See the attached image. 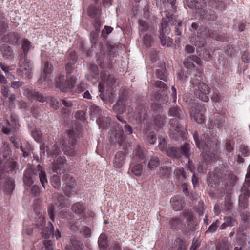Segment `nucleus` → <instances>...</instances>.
Returning a JSON list of instances; mask_svg holds the SVG:
<instances>
[{"mask_svg": "<svg viewBox=\"0 0 250 250\" xmlns=\"http://www.w3.org/2000/svg\"><path fill=\"white\" fill-rule=\"evenodd\" d=\"M193 137L197 146L205 151V156L209 157L210 155V161H213L218 157L217 155L212 157L210 153V152L212 150L211 153L215 155L217 151V150L215 149L217 146L218 139L215 135L209 132L203 134L201 137V140H199L198 135L195 133L193 135Z\"/></svg>", "mask_w": 250, "mask_h": 250, "instance_id": "1", "label": "nucleus"}, {"mask_svg": "<svg viewBox=\"0 0 250 250\" xmlns=\"http://www.w3.org/2000/svg\"><path fill=\"white\" fill-rule=\"evenodd\" d=\"M79 134L80 131L77 128H73L68 131L67 133L68 138L63 143V150L65 155L73 156L76 154L75 144Z\"/></svg>", "mask_w": 250, "mask_h": 250, "instance_id": "2", "label": "nucleus"}, {"mask_svg": "<svg viewBox=\"0 0 250 250\" xmlns=\"http://www.w3.org/2000/svg\"><path fill=\"white\" fill-rule=\"evenodd\" d=\"M155 86L157 88H162L161 93H160V90H158L154 95V100L155 104L158 105V110L154 109L156 112H162L163 108L160 104L164 103L167 102V98L166 95L165 90L167 87L166 84L164 82L157 81L155 83Z\"/></svg>", "mask_w": 250, "mask_h": 250, "instance_id": "3", "label": "nucleus"}, {"mask_svg": "<svg viewBox=\"0 0 250 250\" xmlns=\"http://www.w3.org/2000/svg\"><path fill=\"white\" fill-rule=\"evenodd\" d=\"M76 78L73 76L65 78L64 75H60L55 79L56 85L62 92H65L74 86Z\"/></svg>", "mask_w": 250, "mask_h": 250, "instance_id": "4", "label": "nucleus"}, {"mask_svg": "<svg viewBox=\"0 0 250 250\" xmlns=\"http://www.w3.org/2000/svg\"><path fill=\"white\" fill-rule=\"evenodd\" d=\"M226 175V171L222 168H217L213 172L209 173L208 177V184L211 188H215L220 181H223Z\"/></svg>", "mask_w": 250, "mask_h": 250, "instance_id": "5", "label": "nucleus"}, {"mask_svg": "<svg viewBox=\"0 0 250 250\" xmlns=\"http://www.w3.org/2000/svg\"><path fill=\"white\" fill-rule=\"evenodd\" d=\"M170 28L167 26L166 21L163 20L160 25L159 38L163 46H170L172 42V40L167 35L170 33Z\"/></svg>", "mask_w": 250, "mask_h": 250, "instance_id": "6", "label": "nucleus"}, {"mask_svg": "<svg viewBox=\"0 0 250 250\" xmlns=\"http://www.w3.org/2000/svg\"><path fill=\"white\" fill-rule=\"evenodd\" d=\"M206 108L204 105L194 104L191 107L190 111V115L198 123H202L204 120V113Z\"/></svg>", "mask_w": 250, "mask_h": 250, "instance_id": "7", "label": "nucleus"}, {"mask_svg": "<svg viewBox=\"0 0 250 250\" xmlns=\"http://www.w3.org/2000/svg\"><path fill=\"white\" fill-rule=\"evenodd\" d=\"M194 89L195 94L202 101L207 102L209 100L208 95L210 93L209 88L204 83H202Z\"/></svg>", "mask_w": 250, "mask_h": 250, "instance_id": "8", "label": "nucleus"}, {"mask_svg": "<svg viewBox=\"0 0 250 250\" xmlns=\"http://www.w3.org/2000/svg\"><path fill=\"white\" fill-rule=\"evenodd\" d=\"M19 75L21 77L30 78L32 75V65L30 61L25 58L23 62L21 64L18 69Z\"/></svg>", "mask_w": 250, "mask_h": 250, "instance_id": "9", "label": "nucleus"}, {"mask_svg": "<svg viewBox=\"0 0 250 250\" xmlns=\"http://www.w3.org/2000/svg\"><path fill=\"white\" fill-rule=\"evenodd\" d=\"M52 70V65L48 62H45L43 65V74L41 75L40 78L38 80L39 83L43 84L44 82H45L44 85L48 86L49 85V81H51V80H50L48 77L47 74L51 73Z\"/></svg>", "mask_w": 250, "mask_h": 250, "instance_id": "10", "label": "nucleus"}, {"mask_svg": "<svg viewBox=\"0 0 250 250\" xmlns=\"http://www.w3.org/2000/svg\"><path fill=\"white\" fill-rule=\"evenodd\" d=\"M24 95L30 100H37L41 103L47 101V97L43 96L38 92L32 91L28 88L24 89Z\"/></svg>", "mask_w": 250, "mask_h": 250, "instance_id": "11", "label": "nucleus"}, {"mask_svg": "<svg viewBox=\"0 0 250 250\" xmlns=\"http://www.w3.org/2000/svg\"><path fill=\"white\" fill-rule=\"evenodd\" d=\"M170 131L171 132H172L173 134H175L176 133H177V134H176V137H172V133L171 132L170 134V137H172L175 139H177V137L179 135H182L184 131V128L179 123V122L178 120L176 119H172L170 120Z\"/></svg>", "mask_w": 250, "mask_h": 250, "instance_id": "12", "label": "nucleus"}, {"mask_svg": "<svg viewBox=\"0 0 250 250\" xmlns=\"http://www.w3.org/2000/svg\"><path fill=\"white\" fill-rule=\"evenodd\" d=\"M19 40L20 35L18 33L10 32L3 36L1 41L10 44L15 45L18 43Z\"/></svg>", "mask_w": 250, "mask_h": 250, "instance_id": "13", "label": "nucleus"}, {"mask_svg": "<svg viewBox=\"0 0 250 250\" xmlns=\"http://www.w3.org/2000/svg\"><path fill=\"white\" fill-rule=\"evenodd\" d=\"M0 53L5 60H11L14 57L12 48L4 43L0 46Z\"/></svg>", "mask_w": 250, "mask_h": 250, "instance_id": "14", "label": "nucleus"}, {"mask_svg": "<svg viewBox=\"0 0 250 250\" xmlns=\"http://www.w3.org/2000/svg\"><path fill=\"white\" fill-rule=\"evenodd\" d=\"M34 170L32 168L27 169L24 173L23 182L27 186H31L34 183V180L36 177Z\"/></svg>", "mask_w": 250, "mask_h": 250, "instance_id": "15", "label": "nucleus"}, {"mask_svg": "<svg viewBox=\"0 0 250 250\" xmlns=\"http://www.w3.org/2000/svg\"><path fill=\"white\" fill-rule=\"evenodd\" d=\"M125 154L124 152H118L116 154L113 160L114 166L118 168L122 167L125 163Z\"/></svg>", "mask_w": 250, "mask_h": 250, "instance_id": "16", "label": "nucleus"}, {"mask_svg": "<svg viewBox=\"0 0 250 250\" xmlns=\"http://www.w3.org/2000/svg\"><path fill=\"white\" fill-rule=\"evenodd\" d=\"M32 45L31 42L26 39H23L21 42V58L23 59L27 58L29 50L31 48Z\"/></svg>", "mask_w": 250, "mask_h": 250, "instance_id": "17", "label": "nucleus"}, {"mask_svg": "<svg viewBox=\"0 0 250 250\" xmlns=\"http://www.w3.org/2000/svg\"><path fill=\"white\" fill-rule=\"evenodd\" d=\"M171 206L175 210H180L184 207V201L180 196H175L170 200Z\"/></svg>", "mask_w": 250, "mask_h": 250, "instance_id": "18", "label": "nucleus"}, {"mask_svg": "<svg viewBox=\"0 0 250 250\" xmlns=\"http://www.w3.org/2000/svg\"><path fill=\"white\" fill-rule=\"evenodd\" d=\"M166 118V116L162 114L156 115L153 117L151 125H153V127L156 129L162 127L164 125Z\"/></svg>", "mask_w": 250, "mask_h": 250, "instance_id": "19", "label": "nucleus"}, {"mask_svg": "<svg viewBox=\"0 0 250 250\" xmlns=\"http://www.w3.org/2000/svg\"><path fill=\"white\" fill-rule=\"evenodd\" d=\"M144 158L145 155L143 149L140 146H137L135 155L133 158L132 163H135L136 162H142L145 163Z\"/></svg>", "mask_w": 250, "mask_h": 250, "instance_id": "20", "label": "nucleus"}, {"mask_svg": "<svg viewBox=\"0 0 250 250\" xmlns=\"http://www.w3.org/2000/svg\"><path fill=\"white\" fill-rule=\"evenodd\" d=\"M82 244L81 242L75 237L70 239V244L67 246L66 250H82Z\"/></svg>", "mask_w": 250, "mask_h": 250, "instance_id": "21", "label": "nucleus"}, {"mask_svg": "<svg viewBox=\"0 0 250 250\" xmlns=\"http://www.w3.org/2000/svg\"><path fill=\"white\" fill-rule=\"evenodd\" d=\"M203 18L205 19L214 21L217 19V16L216 13L210 9H206L203 11V13L199 12Z\"/></svg>", "mask_w": 250, "mask_h": 250, "instance_id": "22", "label": "nucleus"}, {"mask_svg": "<svg viewBox=\"0 0 250 250\" xmlns=\"http://www.w3.org/2000/svg\"><path fill=\"white\" fill-rule=\"evenodd\" d=\"M71 209L76 214L82 215L84 213L85 208L83 203L77 202L72 205Z\"/></svg>", "mask_w": 250, "mask_h": 250, "instance_id": "23", "label": "nucleus"}, {"mask_svg": "<svg viewBox=\"0 0 250 250\" xmlns=\"http://www.w3.org/2000/svg\"><path fill=\"white\" fill-rule=\"evenodd\" d=\"M88 14L92 18L95 19L98 23V18L100 15V10L99 7L96 5H90L88 8Z\"/></svg>", "mask_w": 250, "mask_h": 250, "instance_id": "24", "label": "nucleus"}, {"mask_svg": "<svg viewBox=\"0 0 250 250\" xmlns=\"http://www.w3.org/2000/svg\"><path fill=\"white\" fill-rule=\"evenodd\" d=\"M175 178L180 183H183L186 180V172L183 168H177L174 171Z\"/></svg>", "mask_w": 250, "mask_h": 250, "instance_id": "25", "label": "nucleus"}, {"mask_svg": "<svg viewBox=\"0 0 250 250\" xmlns=\"http://www.w3.org/2000/svg\"><path fill=\"white\" fill-rule=\"evenodd\" d=\"M166 152L168 156L172 158H179L181 156L180 149L174 146H168Z\"/></svg>", "mask_w": 250, "mask_h": 250, "instance_id": "26", "label": "nucleus"}, {"mask_svg": "<svg viewBox=\"0 0 250 250\" xmlns=\"http://www.w3.org/2000/svg\"><path fill=\"white\" fill-rule=\"evenodd\" d=\"M194 77L191 78L190 83H192L194 87H196L200 83H203L202 78L200 72L197 70L193 71Z\"/></svg>", "mask_w": 250, "mask_h": 250, "instance_id": "27", "label": "nucleus"}, {"mask_svg": "<svg viewBox=\"0 0 250 250\" xmlns=\"http://www.w3.org/2000/svg\"><path fill=\"white\" fill-rule=\"evenodd\" d=\"M54 228L51 222H49L48 226L47 227H45V228L42 229V233L43 234V236H44L46 238H49L50 236L54 235Z\"/></svg>", "mask_w": 250, "mask_h": 250, "instance_id": "28", "label": "nucleus"}, {"mask_svg": "<svg viewBox=\"0 0 250 250\" xmlns=\"http://www.w3.org/2000/svg\"><path fill=\"white\" fill-rule=\"evenodd\" d=\"M136 119L145 125L149 123L148 121V116L144 112V110L143 109L141 110V111H140V109H138Z\"/></svg>", "mask_w": 250, "mask_h": 250, "instance_id": "29", "label": "nucleus"}, {"mask_svg": "<svg viewBox=\"0 0 250 250\" xmlns=\"http://www.w3.org/2000/svg\"><path fill=\"white\" fill-rule=\"evenodd\" d=\"M145 164L142 162L134 165L131 168L132 172L137 176H140L144 170Z\"/></svg>", "mask_w": 250, "mask_h": 250, "instance_id": "30", "label": "nucleus"}, {"mask_svg": "<svg viewBox=\"0 0 250 250\" xmlns=\"http://www.w3.org/2000/svg\"><path fill=\"white\" fill-rule=\"evenodd\" d=\"M160 165V160L157 156L153 155L150 156L148 167L151 170H154Z\"/></svg>", "mask_w": 250, "mask_h": 250, "instance_id": "31", "label": "nucleus"}, {"mask_svg": "<svg viewBox=\"0 0 250 250\" xmlns=\"http://www.w3.org/2000/svg\"><path fill=\"white\" fill-rule=\"evenodd\" d=\"M37 167L38 169V172H39L38 175H39V177L40 179V182L42 184V186L44 188H45L46 185L48 183V180L47 179V176H46L45 172L44 171H43V170L40 169L41 166L40 165H38L37 166Z\"/></svg>", "mask_w": 250, "mask_h": 250, "instance_id": "32", "label": "nucleus"}, {"mask_svg": "<svg viewBox=\"0 0 250 250\" xmlns=\"http://www.w3.org/2000/svg\"><path fill=\"white\" fill-rule=\"evenodd\" d=\"M66 166V160L64 157H59L57 159L55 165L56 169L64 170Z\"/></svg>", "mask_w": 250, "mask_h": 250, "instance_id": "33", "label": "nucleus"}, {"mask_svg": "<svg viewBox=\"0 0 250 250\" xmlns=\"http://www.w3.org/2000/svg\"><path fill=\"white\" fill-rule=\"evenodd\" d=\"M190 5L191 7L200 10L206 6V3L204 0H191Z\"/></svg>", "mask_w": 250, "mask_h": 250, "instance_id": "34", "label": "nucleus"}, {"mask_svg": "<svg viewBox=\"0 0 250 250\" xmlns=\"http://www.w3.org/2000/svg\"><path fill=\"white\" fill-rule=\"evenodd\" d=\"M76 185H66L63 186V190L66 196L68 197L74 196L75 194V188Z\"/></svg>", "mask_w": 250, "mask_h": 250, "instance_id": "35", "label": "nucleus"}, {"mask_svg": "<svg viewBox=\"0 0 250 250\" xmlns=\"http://www.w3.org/2000/svg\"><path fill=\"white\" fill-rule=\"evenodd\" d=\"M45 220L44 217L41 214H37V218L36 220V226L40 230H42L45 228Z\"/></svg>", "mask_w": 250, "mask_h": 250, "instance_id": "36", "label": "nucleus"}, {"mask_svg": "<svg viewBox=\"0 0 250 250\" xmlns=\"http://www.w3.org/2000/svg\"><path fill=\"white\" fill-rule=\"evenodd\" d=\"M171 170L167 166H162L160 168L159 175L162 178H167L170 177Z\"/></svg>", "mask_w": 250, "mask_h": 250, "instance_id": "37", "label": "nucleus"}, {"mask_svg": "<svg viewBox=\"0 0 250 250\" xmlns=\"http://www.w3.org/2000/svg\"><path fill=\"white\" fill-rule=\"evenodd\" d=\"M9 26L7 22L1 21H0V40H1V38L3 36H4L6 34V32L9 31Z\"/></svg>", "mask_w": 250, "mask_h": 250, "instance_id": "38", "label": "nucleus"}, {"mask_svg": "<svg viewBox=\"0 0 250 250\" xmlns=\"http://www.w3.org/2000/svg\"><path fill=\"white\" fill-rule=\"evenodd\" d=\"M181 152V155L185 156L186 158H189L191 155V152L190 149V145L189 144L185 143L180 149Z\"/></svg>", "mask_w": 250, "mask_h": 250, "instance_id": "39", "label": "nucleus"}, {"mask_svg": "<svg viewBox=\"0 0 250 250\" xmlns=\"http://www.w3.org/2000/svg\"><path fill=\"white\" fill-rule=\"evenodd\" d=\"M62 181L64 182L63 186L66 185H76L75 180L69 174H65L62 176Z\"/></svg>", "mask_w": 250, "mask_h": 250, "instance_id": "40", "label": "nucleus"}, {"mask_svg": "<svg viewBox=\"0 0 250 250\" xmlns=\"http://www.w3.org/2000/svg\"><path fill=\"white\" fill-rule=\"evenodd\" d=\"M107 239L104 234H101L98 239V245L101 249L105 250L107 246Z\"/></svg>", "mask_w": 250, "mask_h": 250, "instance_id": "41", "label": "nucleus"}, {"mask_svg": "<svg viewBox=\"0 0 250 250\" xmlns=\"http://www.w3.org/2000/svg\"><path fill=\"white\" fill-rule=\"evenodd\" d=\"M170 116L181 118L184 116V112L178 107H174L170 109L168 112Z\"/></svg>", "mask_w": 250, "mask_h": 250, "instance_id": "42", "label": "nucleus"}, {"mask_svg": "<svg viewBox=\"0 0 250 250\" xmlns=\"http://www.w3.org/2000/svg\"><path fill=\"white\" fill-rule=\"evenodd\" d=\"M138 22L139 24V31L140 33H144L149 30V25L145 21L139 19Z\"/></svg>", "mask_w": 250, "mask_h": 250, "instance_id": "43", "label": "nucleus"}, {"mask_svg": "<svg viewBox=\"0 0 250 250\" xmlns=\"http://www.w3.org/2000/svg\"><path fill=\"white\" fill-rule=\"evenodd\" d=\"M167 18L168 20V21H167L166 19L163 18L162 19V21L163 20H164L165 21H166L167 23V26L170 28V25H177V20L175 17V16L173 15V14L170 15L169 13H168L167 14Z\"/></svg>", "mask_w": 250, "mask_h": 250, "instance_id": "44", "label": "nucleus"}, {"mask_svg": "<svg viewBox=\"0 0 250 250\" xmlns=\"http://www.w3.org/2000/svg\"><path fill=\"white\" fill-rule=\"evenodd\" d=\"M50 183L53 187L56 189H59L61 187V180L57 175H54L51 177Z\"/></svg>", "mask_w": 250, "mask_h": 250, "instance_id": "45", "label": "nucleus"}, {"mask_svg": "<svg viewBox=\"0 0 250 250\" xmlns=\"http://www.w3.org/2000/svg\"><path fill=\"white\" fill-rule=\"evenodd\" d=\"M174 248L176 250H186L185 243L180 238H177L174 242Z\"/></svg>", "mask_w": 250, "mask_h": 250, "instance_id": "46", "label": "nucleus"}, {"mask_svg": "<svg viewBox=\"0 0 250 250\" xmlns=\"http://www.w3.org/2000/svg\"><path fill=\"white\" fill-rule=\"evenodd\" d=\"M72 59L73 60L72 62H70L69 63H67L65 65V70L67 74H71L72 72L74 71L75 67L74 61L76 60V58L75 56L74 55L73 56H71Z\"/></svg>", "mask_w": 250, "mask_h": 250, "instance_id": "47", "label": "nucleus"}, {"mask_svg": "<svg viewBox=\"0 0 250 250\" xmlns=\"http://www.w3.org/2000/svg\"><path fill=\"white\" fill-rule=\"evenodd\" d=\"M165 70L164 69H158L156 70V75L157 77L161 80L165 81H167V76L165 73Z\"/></svg>", "mask_w": 250, "mask_h": 250, "instance_id": "48", "label": "nucleus"}, {"mask_svg": "<svg viewBox=\"0 0 250 250\" xmlns=\"http://www.w3.org/2000/svg\"><path fill=\"white\" fill-rule=\"evenodd\" d=\"M219 224H220V222L218 220H216L215 221H214L209 226L207 232H210V233L215 232L216 231Z\"/></svg>", "mask_w": 250, "mask_h": 250, "instance_id": "49", "label": "nucleus"}, {"mask_svg": "<svg viewBox=\"0 0 250 250\" xmlns=\"http://www.w3.org/2000/svg\"><path fill=\"white\" fill-rule=\"evenodd\" d=\"M5 188L7 192L9 193H11L15 188V185L13 179H9L5 184Z\"/></svg>", "mask_w": 250, "mask_h": 250, "instance_id": "50", "label": "nucleus"}, {"mask_svg": "<svg viewBox=\"0 0 250 250\" xmlns=\"http://www.w3.org/2000/svg\"><path fill=\"white\" fill-rule=\"evenodd\" d=\"M143 42L147 47H150L152 42L151 35L148 34H146L143 37Z\"/></svg>", "mask_w": 250, "mask_h": 250, "instance_id": "51", "label": "nucleus"}, {"mask_svg": "<svg viewBox=\"0 0 250 250\" xmlns=\"http://www.w3.org/2000/svg\"><path fill=\"white\" fill-rule=\"evenodd\" d=\"M50 102L51 106L53 109L57 110L59 108L61 104L57 99L54 97H51L50 98Z\"/></svg>", "mask_w": 250, "mask_h": 250, "instance_id": "52", "label": "nucleus"}, {"mask_svg": "<svg viewBox=\"0 0 250 250\" xmlns=\"http://www.w3.org/2000/svg\"><path fill=\"white\" fill-rule=\"evenodd\" d=\"M158 147L162 151H166L167 150L166 141L164 138H160Z\"/></svg>", "mask_w": 250, "mask_h": 250, "instance_id": "53", "label": "nucleus"}, {"mask_svg": "<svg viewBox=\"0 0 250 250\" xmlns=\"http://www.w3.org/2000/svg\"><path fill=\"white\" fill-rule=\"evenodd\" d=\"M61 152V150L59 147L56 145H53L51 149L49 151V153L52 156H57L60 154Z\"/></svg>", "mask_w": 250, "mask_h": 250, "instance_id": "54", "label": "nucleus"}, {"mask_svg": "<svg viewBox=\"0 0 250 250\" xmlns=\"http://www.w3.org/2000/svg\"><path fill=\"white\" fill-rule=\"evenodd\" d=\"M226 224L229 227L234 226L236 224V219L231 217H226L225 218Z\"/></svg>", "mask_w": 250, "mask_h": 250, "instance_id": "55", "label": "nucleus"}, {"mask_svg": "<svg viewBox=\"0 0 250 250\" xmlns=\"http://www.w3.org/2000/svg\"><path fill=\"white\" fill-rule=\"evenodd\" d=\"M240 151L241 155L244 157L248 156L249 154V150L248 148V146L244 145H241L240 146Z\"/></svg>", "mask_w": 250, "mask_h": 250, "instance_id": "56", "label": "nucleus"}, {"mask_svg": "<svg viewBox=\"0 0 250 250\" xmlns=\"http://www.w3.org/2000/svg\"><path fill=\"white\" fill-rule=\"evenodd\" d=\"M147 141L150 144H154L155 143L156 136L154 132H151L149 133L147 138Z\"/></svg>", "mask_w": 250, "mask_h": 250, "instance_id": "57", "label": "nucleus"}, {"mask_svg": "<svg viewBox=\"0 0 250 250\" xmlns=\"http://www.w3.org/2000/svg\"><path fill=\"white\" fill-rule=\"evenodd\" d=\"M31 193L35 196H38L40 194V187L37 185H34L31 188Z\"/></svg>", "mask_w": 250, "mask_h": 250, "instance_id": "58", "label": "nucleus"}, {"mask_svg": "<svg viewBox=\"0 0 250 250\" xmlns=\"http://www.w3.org/2000/svg\"><path fill=\"white\" fill-rule=\"evenodd\" d=\"M54 207L52 205H50L48 208V213L51 220L52 221H54L55 215L54 213Z\"/></svg>", "mask_w": 250, "mask_h": 250, "instance_id": "59", "label": "nucleus"}, {"mask_svg": "<svg viewBox=\"0 0 250 250\" xmlns=\"http://www.w3.org/2000/svg\"><path fill=\"white\" fill-rule=\"evenodd\" d=\"M232 208V205L229 202H227L225 203L224 207V211L226 213H229L230 210Z\"/></svg>", "mask_w": 250, "mask_h": 250, "instance_id": "60", "label": "nucleus"}, {"mask_svg": "<svg viewBox=\"0 0 250 250\" xmlns=\"http://www.w3.org/2000/svg\"><path fill=\"white\" fill-rule=\"evenodd\" d=\"M226 149L228 152H231L234 149V143L228 140L226 143Z\"/></svg>", "mask_w": 250, "mask_h": 250, "instance_id": "61", "label": "nucleus"}, {"mask_svg": "<svg viewBox=\"0 0 250 250\" xmlns=\"http://www.w3.org/2000/svg\"><path fill=\"white\" fill-rule=\"evenodd\" d=\"M90 70L92 73V75L94 77V75H97L99 73V70L97 66L95 64H92L90 66Z\"/></svg>", "mask_w": 250, "mask_h": 250, "instance_id": "62", "label": "nucleus"}, {"mask_svg": "<svg viewBox=\"0 0 250 250\" xmlns=\"http://www.w3.org/2000/svg\"><path fill=\"white\" fill-rule=\"evenodd\" d=\"M195 48L191 45H186L185 48V51L188 54H192L194 52Z\"/></svg>", "mask_w": 250, "mask_h": 250, "instance_id": "63", "label": "nucleus"}, {"mask_svg": "<svg viewBox=\"0 0 250 250\" xmlns=\"http://www.w3.org/2000/svg\"><path fill=\"white\" fill-rule=\"evenodd\" d=\"M44 246L47 250H53V243L50 240H45L44 242Z\"/></svg>", "mask_w": 250, "mask_h": 250, "instance_id": "64", "label": "nucleus"}]
</instances>
